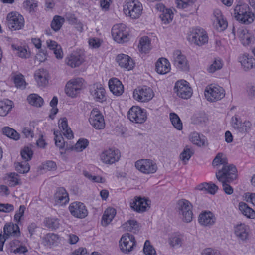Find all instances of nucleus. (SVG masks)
<instances>
[{
	"label": "nucleus",
	"instance_id": "nucleus-28",
	"mask_svg": "<svg viewBox=\"0 0 255 255\" xmlns=\"http://www.w3.org/2000/svg\"><path fill=\"white\" fill-rule=\"evenodd\" d=\"M171 70V66L169 61L165 58H160L156 62L155 70L160 74H165Z\"/></svg>",
	"mask_w": 255,
	"mask_h": 255
},
{
	"label": "nucleus",
	"instance_id": "nucleus-21",
	"mask_svg": "<svg viewBox=\"0 0 255 255\" xmlns=\"http://www.w3.org/2000/svg\"><path fill=\"white\" fill-rule=\"evenodd\" d=\"M54 199L56 204L64 205L69 201L68 193L64 188H58L54 194Z\"/></svg>",
	"mask_w": 255,
	"mask_h": 255
},
{
	"label": "nucleus",
	"instance_id": "nucleus-3",
	"mask_svg": "<svg viewBox=\"0 0 255 255\" xmlns=\"http://www.w3.org/2000/svg\"><path fill=\"white\" fill-rule=\"evenodd\" d=\"M204 95L208 101L215 102L225 97V90L221 86L211 84L207 86L204 91Z\"/></svg>",
	"mask_w": 255,
	"mask_h": 255
},
{
	"label": "nucleus",
	"instance_id": "nucleus-9",
	"mask_svg": "<svg viewBox=\"0 0 255 255\" xmlns=\"http://www.w3.org/2000/svg\"><path fill=\"white\" fill-rule=\"evenodd\" d=\"M128 117L132 122L142 124L147 119L146 112L138 106H132L128 112Z\"/></svg>",
	"mask_w": 255,
	"mask_h": 255
},
{
	"label": "nucleus",
	"instance_id": "nucleus-45",
	"mask_svg": "<svg viewBox=\"0 0 255 255\" xmlns=\"http://www.w3.org/2000/svg\"><path fill=\"white\" fill-rule=\"evenodd\" d=\"M2 131L4 135L13 140H17L20 138L18 133L15 130L9 127H3Z\"/></svg>",
	"mask_w": 255,
	"mask_h": 255
},
{
	"label": "nucleus",
	"instance_id": "nucleus-39",
	"mask_svg": "<svg viewBox=\"0 0 255 255\" xmlns=\"http://www.w3.org/2000/svg\"><path fill=\"white\" fill-rule=\"evenodd\" d=\"M55 135L54 140L55 145L59 149L65 148L66 150L70 149V147H68L67 143L65 142L63 137L59 131H54Z\"/></svg>",
	"mask_w": 255,
	"mask_h": 255
},
{
	"label": "nucleus",
	"instance_id": "nucleus-40",
	"mask_svg": "<svg viewBox=\"0 0 255 255\" xmlns=\"http://www.w3.org/2000/svg\"><path fill=\"white\" fill-rule=\"evenodd\" d=\"M43 223L45 227L52 231L56 230L59 228V220L56 218H46Z\"/></svg>",
	"mask_w": 255,
	"mask_h": 255
},
{
	"label": "nucleus",
	"instance_id": "nucleus-24",
	"mask_svg": "<svg viewBox=\"0 0 255 255\" xmlns=\"http://www.w3.org/2000/svg\"><path fill=\"white\" fill-rule=\"evenodd\" d=\"M116 60L120 66L128 70H131L134 65V63L131 57L124 54L118 55L116 57Z\"/></svg>",
	"mask_w": 255,
	"mask_h": 255
},
{
	"label": "nucleus",
	"instance_id": "nucleus-64",
	"mask_svg": "<svg viewBox=\"0 0 255 255\" xmlns=\"http://www.w3.org/2000/svg\"><path fill=\"white\" fill-rule=\"evenodd\" d=\"M14 206L11 204H0V212L9 213L14 211Z\"/></svg>",
	"mask_w": 255,
	"mask_h": 255
},
{
	"label": "nucleus",
	"instance_id": "nucleus-62",
	"mask_svg": "<svg viewBox=\"0 0 255 255\" xmlns=\"http://www.w3.org/2000/svg\"><path fill=\"white\" fill-rule=\"evenodd\" d=\"M123 227L128 231H132L137 227V222L134 220H129L123 225Z\"/></svg>",
	"mask_w": 255,
	"mask_h": 255
},
{
	"label": "nucleus",
	"instance_id": "nucleus-16",
	"mask_svg": "<svg viewBox=\"0 0 255 255\" xmlns=\"http://www.w3.org/2000/svg\"><path fill=\"white\" fill-rule=\"evenodd\" d=\"M69 210L73 216L79 219L85 218L88 214L85 205L81 202L75 201L71 203Z\"/></svg>",
	"mask_w": 255,
	"mask_h": 255
},
{
	"label": "nucleus",
	"instance_id": "nucleus-15",
	"mask_svg": "<svg viewBox=\"0 0 255 255\" xmlns=\"http://www.w3.org/2000/svg\"><path fill=\"white\" fill-rule=\"evenodd\" d=\"M150 201L145 197L135 196L130 203V208L138 213L146 211L150 208Z\"/></svg>",
	"mask_w": 255,
	"mask_h": 255
},
{
	"label": "nucleus",
	"instance_id": "nucleus-61",
	"mask_svg": "<svg viewBox=\"0 0 255 255\" xmlns=\"http://www.w3.org/2000/svg\"><path fill=\"white\" fill-rule=\"evenodd\" d=\"M208 120V118L205 114H198L195 115L193 118V122L196 124H202L205 123Z\"/></svg>",
	"mask_w": 255,
	"mask_h": 255
},
{
	"label": "nucleus",
	"instance_id": "nucleus-63",
	"mask_svg": "<svg viewBox=\"0 0 255 255\" xmlns=\"http://www.w3.org/2000/svg\"><path fill=\"white\" fill-rule=\"evenodd\" d=\"M251 124L249 121H245L241 122V126H240L238 131L240 132L245 133L251 129Z\"/></svg>",
	"mask_w": 255,
	"mask_h": 255
},
{
	"label": "nucleus",
	"instance_id": "nucleus-31",
	"mask_svg": "<svg viewBox=\"0 0 255 255\" xmlns=\"http://www.w3.org/2000/svg\"><path fill=\"white\" fill-rule=\"evenodd\" d=\"M58 125L59 128L64 136L68 139H71L73 138L74 136L73 132L68 126L66 118L64 117L59 120L58 122Z\"/></svg>",
	"mask_w": 255,
	"mask_h": 255
},
{
	"label": "nucleus",
	"instance_id": "nucleus-43",
	"mask_svg": "<svg viewBox=\"0 0 255 255\" xmlns=\"http://www.w3.org/2000/svg\"><path fill=\"white\" fill-rule=\"evenodd\" d=\"M190 141L198 146H204L205 142V137L197 132H193L190 135Z\"/></svg>",
	"mask_w": 255,
	"mask_h": 255
},
{
	"label": "nucleus",
	"instance_id": "nucleus-6",
	"mask_svg": "<svg viewBox=\"0 0 255 255\" xmlns=\"http://www.w3.org/2000/svg\"><path fill=\"white\" fill-rule=\"evenodd\" d=\"M174 90L179 97L184 99H189L193 94L189 83L184 80L177 81L175 83Z\"/></svg>",
	"mask_w": 255,
	"mask_h": 255
},
{
	"label": "nucleus",
	"instance_id": "nucleus-12",
	"mask_svg": "<svg viewBox=\"0 0 255 255\" xmlns=\"http://www.w3.org/2000/svg\"><path fill=\"white\" fill-rule=\"evenodd\" d=\"M119 244L122 252L128 254L131 252L136 246V241L132 235L127 233L122 236Z\"/></svg>",
	"mask_w": 255,
	"mask_h": 255
},
{
	"label": "nucleus",
	"instance_id": "nucleus-1",
	"mask_svg": "<svg viewBox=\"0 0 255 255\" xmlns=\"http://www.w3.org/2000/svg\"><path fill=\"white\" fill-rule=\"evenodd\" d=\"M216 177L219 181H226L232 182L237 177V170L233 164L222 166L216 172Z\"/></svg>",
	"mask_w": 255,
	"mask_h": 255
},
{
	"label": "nucleus",
	"instance_id": "nucleus-29",
	"mask_svg": "<svg viewBox=\"0 0 255 255\" xmlns=\"http://www.w3.org/2000/svg\"><path fill=\"white\" fill-rule=\"evenodd\" d=\"M239 62L245 70H249L255 67V59L248 54H244L241 56Z\"/></svg>",
	"mask_w": 255,
	"mask_h": 255
},
{
	"label": "nucleus",
	"instance_id": "nucleus-26",
	"mask_svg": "<svg viewBox=\"0 0 255 255\" xmlns=\"http://www.w3.org/2000/svg\"><path fill=\"white\" fill-rule=\"evenodd\" d=\"M108 85L110 91L116 96L121 95L124 92V86L117 78H113L110 79Z\"/></svg>",
	"mask_w": 255,
	"mask_h": 255
},
{
	"label": "nucleus",
	"instance_id": "nucleus-51",
	"mask_svg": "<svg viewBox=\"0 0 255 255\" xmlns=\"http://www.w3.org/2000/svg\"><path fill=\"white\" fill-rule=\"evenodd\" d=\"M11 47L13 50L17 51L16 54L18 56L22 58H28L30 57V52L28 51L25 48L20 46L16 48L14 45H12Z\"/></svg>",
	"mask_w": 255,
	"mask_h": 255
},
{
	"label": "nucleus",
	"instance_id": "nucleus-42",
	"mask_svg": "<svg viewBox=\"0 0 255 255\" xmlns=\"http://www.w3.org/2000/svg\"><path fill=\"white\" fill-rule=\"evenodd\" d=\"M138 48L139 51L143 53L148 52L151 49L150 39L147 36L141 38L138 44Z\"/></svg>",
	"mask_w": 255,
	"mask_h": 255
},
{
	"label": "nucleus",
	"instance_id": "nucleus-58",
	"mask_svg": "<svg viewBox=\"0 0 255 255\" xmlns=\"http://www.w3.org/2000/svg\"><path fill=\"white\" fill-rule=\"evenodd\" d=\"M144 253L146 255H157L155 250L150 244L149 240H146L143 248Z\"/></svg>",
	"mask_w": 255,
	"mask_h": 255
},
{
	"label": "nucleus",
	"instance_id": "nucleus-60",
	"mask_svg": "<svg viewBox=\"0 0 255 255\" xmlns=\"http://www.w3.org/2000/svg\"><path fill=\"white\" fill-rule=\"evenodd\" d=\"M254 17V14L252 12L249 11V13L244 14V16L241 17L240 19L238 20V21L243 24H248L253 21Z\"/></svg>",
	"mask_w": 255,
	"mask_h": 255
},
{
	"label": "nucleus",
	"instance_id": "nucleus-55",
	"mask_svg": "<svg viewBox=\"0 0 255 255\" xmlns=\"http://www.w3.org/2000/svg\"><path fill=\"white\" fill-rule=\"evenodd\" d=\"M24 7L30 12L35 11L38 7V1L36 0H26L23 2Z\"/></svg>",
	"mask_w": 255,
	"mask_h": 255
},
{
	"label": "nucleus",
	"instance_id": "nucleus-14",
	"mask_svg": "<svg viewBox=\"0 0 255 255\" xmlns=\"http://www.w3.org/2000/svg\"><path fill=\"white\" fill-rule=\"evenodd\" d=\"M121 153L118 149L109 148L104 150L100 155L102 162L107 164H112L119 161Z\"/></svg>",
	"mask_w": 255,
	"mask_h": 255
},
{
	"label": "nucleus",
	"instance_id": "nucleus-46",
	"mask_svg": "<svg viewBox=\"0 0 255 255\" xmlns=\"http://www.w3.org/2000/svg\"><path fill=\"white\" fill-rule=\"evenodd\" d=\"M27 101L30 104L35 107H41L43 104V99L36 94H31L27 97Z\"/></svg>",
	"mask_w": 255,
	"mask_h": 255
},
{
	"label": "nucleus",
	"instance_id": "nucleus-48",
	"mask_svg": "<svg viewBox=\"0 0 255 255\" xmlns=\"http://www.w3.org/2000/svg\"><path fill=\"white\" fill-rule=\"evenodd\" d=\"M14 166L16 171L21 174L28 172L30 168L29 164L26 161L15 162L14 163Z\"/></svg>",
	"mask_w": 255,
	"mask_h": 255
},
{
	"label": "nucleus",
	"instance_id": "nucleus-35",
	"mask_svg": "<svg viewBox=\"0 0 255 255\" xmlns=\"http://www.w3.org/2000/svg\"><path fill=\"white\" fill-rule=\"evenodd\" d=\"M196 189L200 191H204L213 195L216 193L218 189V187L216 184L212 182H204L199 184L196 187Z\"/></svg>",
	"mask_w": 255,
	"mask_h": 255
},
{
	"label": "nucleus",
	"instance_id": "nucleus-2",
	"mask_svg": "<svg viewBox=\"0 0 255 255\" xmlns=\"http://www.w3.org/2000/svg\"><path fill=\"white\" fill-rule=\"evenodd\" d=\"M187 39L190 42L199 46L205 45L208 41L207 32L201 28L193 29L188 34Z\"/></svg>",
	"mask_w": 255,
	"mask_h": 255
},
{
	"label": "nucleus",
	"instance_id": "nucleus-11",
	"mask_svg": "<svg viewBox=\"0 0 255 255\" xmlns=\"http://www.w3.org/2000/svg\"><path fill=\"white\" fill-rule=\"evenodd\" d=\"M178 208L179 214L182 215V219L187 223L190 222L192 220L193 213L192 212V205L187 200L182 199L178 201Z\"/></svg>",
	"mask_w": 255,
	"mask_h": 255
},
{
	"label": "nucleus",
	"instance_id": "nucleus-19",
	"mask_svg": "<svg viewBox=\"0 0 255 255\" xmlns=\"http://www.w3.org/2000/svg\"><path fill=\"white\" fill-rule=\"evenodd\" d=\"M84 61V54L80 51H74L65 59V63L72 68L79 66Z\"/></svg>",
	"mask_w": 255,
	"mask_h": 255
},
{
	"label": "nucleus",
	"instance_id": "nucleus-33",
	"mask_svg": "<svg viewBox=\"0 0 255 255\" xmlns=\"http://www.w3.org/2000/svg\"><path fill=\"white\" fill-rule=\"evenodd\" d=\"M215 17V23L217 28L219 31H223L225 30L228 26V22L227 20L224 19L223 15L220 11L217 10L214 12Z\"/></svg>",
	"mask_w": 255,
	"mask_h": 255
},
{
	"label": "nucleus",
	"instance_id": "nucleus-27",
	"mask_svg": "<svg viewBox=\"0 0 255 255\" xmlns=\"http://www.w3.org/2000/svg\"><path fill=\"white\" fill-rule=\"evenodd\" d=\"M237 34L241 43L244 46L249 45L254 41V36L246 29L239 28L237 30Z\"/></svg>",
	"mask_w": 255,
	"mask_h": 255
},
{
	"label": "nucleus",
	"instance_id": "nucleus-52",
	"mask_svg": "<svg viewBox=\"0 0 255 255\" xmlns=\"http://www.w3.org/2000/svg\"><path fill=\"white\" fill-rule=\"evenodd\" d=\"M20 154L21 157L25 161H30L33 156V152L31 148L29 147H24L21 151Z\"/></svg>",
	"mask_w": 255,
	"mask_h": 255
},
{
	"label": "nucleus",
	"instance_id": "nucleus-25",
	"mask_svg": "<svg viewBox=\"0 0 255 255\" xmlns=\"http://www.w3.org/2000/svg\"><path fill=\"white\" fill-rule=\"evenodd\" d=\"M20 235L19 226L16 224L7 223L3 227V236L7 239L11 236L18 237Z\"/></svg>",
	"mask_w": 255,
	"mask_h": 255
},
{
	"label": "nucleus",
	"instance_id": "nucleus-10",
	"mask_svg": "<svg viewBox=\"0 0 255 255\" xmlns=\"http://www.w3.org/2000/svg\"><path fill=\"white\" fill-rule=\"evenodd\" d=\"M152 90L147 86L139 87L133 93V98L138 102H146L153 97Z\"/></svg>",
	"mask_w": 255,
	"mask_h": 255
},
{
	"label": "nucleus",
	"instance_id": "nucleus-32",
	"mask_svg": "<svg viewBox=\"0 0 255 255\" xmlns=\"http://www.w3.org/2000/svg\"><path fill=\"white\" fill-rule=\"evenodd\" d=\"M34 77L39 86H44L48 83V73L43 68L36 70L34 73Z\"/></svg>",
	"mask_w": 255,
	"mask_h": 255
},
{
	"label": "nucleus",
	"instance_id": "nucleus-30",
	"mask_svg": "<svg viewBox=\"0 0 255 255\" xmlns=\"http://www.w3.org/2000/svg\"><path fill=\"white\" fill-rule=\"evenodd\" d=\"M60 240L59 235L53 233H47L43 238L44 245L49 247L57 246Z\"/></svg>",
	"mask_w": 255,
	"mask_h": 255
},
{
	"label": "nucleus",
	"instance_id": "nucleus-47",
	"mask_svg": "<svg viewBox=\"0 0 255 255\" xmlns=\"http://www.w3.org/2000/svg\"><path fill=\"white\" fill-rule=\"evenodd\" d=\"M88 144L89 141L87 139L81 138L77 142L74 146H72L70 147V149L77 152H81L85 149L88 146Z\"/></svg>",
	"mask_w": 255,
	"mask_h": 255
},
{
	"label": "nucleus",
	"instance_id": "nucleus-54",
	"mask_svg": "<svg viewBox=\"0 0 255 255\" xmlns=\"http://www.w3.org/2000/svg\"><path fill=\"white\" fill-rule=\"evenodd\" d=\"M223 66V63L220 59H215L213 62L209 66L208 71L209 73H213L216 71L220 70Z\"/></svg>",
	"mask_w": 255,
	"mask_h": 255
},
{
	"label": "nucleus",
	"instance_id": "nucleus-49",
	"mask_svg": "<svg viewBox=\"0 0 255 255\" xmlns=\"http://www.w3.org/2000/svg\"><path fill=\"white\" fill-rule=\"evenodd\" d=\"M170 121L175 128L180 130L182 129V123L179 117L175 113H171L169 114Z\"/></svg>",
	"mask_w": 255,
	"mask_h": 255
},
{
	"label": "nucleus",
	"instance_id": "nucleus-56",
	"mask_svg": "<svg viewBox=\"0 0 255 255\" xmlns=\"http://www.w3.org/2000/svg\"><path fill=\"white\" fill-rule=\"evenodd\" d=\"M7 179L10 186L14 187L19 183V176L16 173L13 172L10 173L8 176Z\"/></svg>",
	"mask_w": 255,
	"mask_h": 255
},
{
	"label": "nucleus",
	"instance_id": "nucleus-23",
	"mask_svg": "<svg viewBox=\"0 0 255 255\" xmlns=\"http://www.w3.org/2000/svg\"><path fill=\"white\" fill-rule=\"evenodd\" d=\"M249 228L244 224L237 225L234 228V233L238 239L243 242H246L249 238Z\"/></svg>",
	"mask_w": 255,
	"mask_h": 255
},
{
	"label": "nucleus",
	"instance_id": "nucleus-37",
	"mask_svg": "<svg viewBox=\"0 0 255 255\" xmlns=\"http://www.w3.org/2000/svg\"><path fill=\"white\" fill-rule=\"evenodd\" d=\"M239 209L241 212L246 217L250 219L255 218V211L250 208L246 203L241 202L239 204Z\"/></svg>",
	"mask_w": 255,
	"mask_h": 255
},
{
	"label": "nucleus",
	"instance_id": "nucleus-18",
	"mask_svg": "<svg viewBox=\"0 0 255 255\" xmlns=\"http://www.w3.org/2000/svg\"><path fill=\"white\" fill-rule=\"evenodd\" d=\"M173 63L178 69L186 71L189 70L187 60L181 51L177 50L173 53Z\"/></svg>",
	"mask_w": 255,
	"mask_h": 255
},
{
	"label": "nucleus",
	"instance_id": "nucleus-34",
	"mask_svg": "<svg viewBox=\"0 0 255 255\" xmlns=\"http://www.w3.org/2000/svg\"><path fill=\"white\" fill-rule=\"evenodd\" d=\"M157 8L160 9V10L163 9V12L160 14V17L164 23H169L172 20L173 18V13L171 9H164V6L160 4L157 5Z\"/></svg>",
	"mask_w": 255,
	"mask_h": 255
},
{
	"label": "nucleus",
	"instance_id": "nucleus-59",
	"mask_svg": "<svg viewBox=\"0 0 255 255\" xmlns=\"http://www.w3.org/2000/svg\"><path fill=\"white\" fill-rule=\"evenodd\" d=\"M14 82L15 86L19 88H25L26 82L24 81L23 76L22 74L16 75L14 77Z\"/></svg>",
	"mask_w": 255,
	"mask_h": 255
},
{
	"label": "nucleus",
	"instance_id": "nucleus-38",
	"mask_svg": "<svg viewBox=\"0 0 255 255\" xmlns=\"http://www.w3.org/2000/svg\"><path fill=\"white\" fill-rule=\"evenodd\" d=\"M12 102L8 99L0 101V116H6L12 109Z\"/></svg>",
	"mask_w": 255,
	"mask_h": 255
},
{
	"label": "nucleus",
	"instance_id": "nucleus-20",
	"mask_svg": "<svg viewBox=\"0 0 255 255\" xmlns=\"http://www.w3.org/2000/svg\"><path fill=\"white\" fill-rule=\"evenodd\" d=\"M90 91L91 95L96 101L102 102L106 100V91L101 84H93L91 87Z\"/></svg>",
	"mask_w": 255,
	"mask_h": 255
},
{
	"label": "nucleus",
	"instance_id": "nucleus-50",
	"mask_svg": "<svg viewBox=\"0 0 255 255\" xmlns=\"http://www.w3.org/2000/svg\"><path fill=\"white\" fill-rule=\"evenodd\" d=\"M64 22V19L60 16H55L51 23L52 29L55 31H58L62 27Z\"/></svg>",
	"mask_w": 255,
	"mask_h": 255
},
{
	"label": "nucleus",
	"instance_id": "nucleus-57",
	"mask_svg": "<svg viewBox=\"0 0 255 255\" xmlns=\"http://www.w3.org/2000/svg\"><path fill=\"white\" fill-rule=\"evenodd\" d=\"M196 0H176V2L178 8L185 9L191 6Z\"/></svg>",
	"mask_w": 255,
	"mask_h": 255
},
{
	"label": "nucleus",
	"instance_id": "nucleus-36",
	"mask_svg": "<svg viewBox=\"0 0 255 255\" xmlns=\"http://www.w3.org/2000/svg\"><path fill=\"white\" fill-rule=\"evenodd\" d=\"M116 211L114 208L107 209L102 216L101 223L103 226H106L112 221L115 216Z\"/></svg>",
	"mask_w": 255,
	"mask_h": 255
},
{
	"label": "nucleus",
	"instance_id": "nucleus-13",
	"mask_svg": "<svg viewBox=\"0 0 255 255\" xmlns=\"http://www.w3.org/2000/svg\"><path fill=\"white\" fill-rule=\"evenodd\" d=\"M111 33L114 39L118 43H124L128 40V32L124 24L114 25L112 28Z\"/></svg>",
	"mask_w": 255,
	"mask_h": 255
},
{
	"label": "nucleus",
	"instance_id": "nucleus-53",
	"mask_svg": "<svg viewBox=\"0 0 255 255\" xmlns=\"http://www.w3.org/2000/svg\"><path fill=\"white\" fill-rule=\"evenodd\" d=\"M223 153H218V154L216 155V157L213 161V164L215 166L222 165L223 166H225V165H229L230 164L228 163L227 158H223Z\"/></svg>",
	"mask_w": 255,
	"mask_h": 255
},
{
	"label": "nucleus",
	"instance_id": "nucleus-22",
	"mask_svg": "<svg viewBox=\"0 0 255 255\" xmlns=\"http://www.w3.org/2000/svg\"><path fill=\"white\" fill-rule=\"evenodd\" d=\"M199 223L204 226H211L216 222V217L210 211H204L200 214L198 217Z\"/></svg>",
	"mask_w": 255,
	"mask_h": 255
},
{
	"label": "nucleus",
	"instance_id": "nucleus-17",
	"mask_svg": "<svg viewBox=\"0 0 255 255\" xmlns=\"http://www.w3.org/2000/svg\"><path fill=\"white\" fill-rule=\"evenodd\" d=\"M89 121L96 129H101L105 128V123L103 116L97 109H94L91 112Z\"/></svg>",
	"mask_w": 255,
	"mask_h": 255
},
{
	"label": "nucleus",
	"instance_id": "nucleus-44",
	"mask_svg": "<svg viewBox=\"0 0 255 255\" xmlns=\"http://www.w3.org/2000/svg\"><path fill=\"white\" fill-rule=\"evenodd\" d=\"M194 153V150L192 148L186 146L180 155V159L182 163L184 164H187Z\"/></svg>",
	"mask_w": 255,
	"mask_h": 255
},
{
	"label": "nucleus",
	"instance_id": "nucleus-8",
	"mask_svg": "<svg viewBox=\"0 0 255 255\" xmlns=\"http://www.w3.org/2000/svg\"><path fill=\"white\" fill-rule=\"evenodd\" d=\"M137 170L145 174H153L158 169L157 164L150 159H142L135 163Z\"/></svg>",
	"mask_w": 255,
	"mask_h": 255
},
{
	"label": "nucleus",
	"instance_id": "nucleus-5",
	"mask_svg": "<svg viewBox=\"0 0 255 255\" xmlns=\"http://www.w3.org/2000/svg\"><path fill=\"white\" fill-rule=\"evenodd\" d=\"M6 24L12 30L21 29L24 26L25 21L23 17L17 12H11L6 16Z\"/></svg>",
	"mask_w": 255,
	"mask_h": 255
},
{
	"label": "nucleus",
	"instance_id": "nucleus-4",
	"mask_svg": "<svg viewBox=\"0 0 255 255\" xmlns=\"http://www.w3.org/2000/svg\"><path fill=\"white\" fill-rule=\"evenodd\" d=\"M84 83V79L80 77L70 80L66 84L65 90L66 94L72 98L76 97L83 88Z\"/></svg>",
	"mask_w": 255,
	"mask_h": 255
},
{
	"label": "nucleus",
	"instance_id": "nucleus-7",
	"mask_svg": "<svg viewBox=\"0 0 255 255\" xmlns=\"http://www.w3.org/2000/svg\"><path fill=\"white\" fill-rule=\"evenodd\" d=\"M125 14L132 19L139 17L141 14L142 7L141 3L137 1L131 0L128 1L124 6Z\"/></svg>",
	"mask_w": 255,
	"mask_h": 255
},
{
	"label": "nucleus",
	"instance_id": "nucleus-41",
	"mask_svg": "<svg viewBox=\"0 0 255 255\" xmlns=\"http://www.w3.org/2000/svg\"><path fill=\"white\" fill-rule=\"evenodd\" d=\"M249 7L247 4L237 5L234 9L235 17L237 20L243 16L244 14L249 13Z\"/></svg>",
	"mask_w": 255,
	"mask_h": 255
}]
</instances>
